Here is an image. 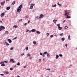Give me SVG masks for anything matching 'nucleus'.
Listing matches in <instances>:
<instances>
[{
    "label": "nucleus",
    "instance_id": "nucleus-1",
    "mask_svg": "<svg viewBox=\"0 0 77 77\" xmlns=\"http://www.w3.org/2000/svg\"><path fill=\"white\" fill-rule=\"evenodd\" d=\"M22 7H23V5H20V6H19L17 9V12H18L19 13L20 12V11H21Z\"/></svg>",
    "mask_w": 77,
    "mask_h": 77
},
{
    "label": "nucleus",
    "instance_id": "nucleus-2",
    "mask_svg": "<svg viewBox=\"0 0 77 77\" xmlns=\"http://www.w3.org/2000/svg\"><path fill=\"white\" fill-rule=\"evenodd\" d=\"M0 27V31H2L3 29H5V26H1Z\"/></svg>",
    "mask_w": 77,
    "mask_h": 77
},
{
    "label": "nucleus",
    "instance_id": "nucleus-3",
    "mask_svg": "<svg viewBox=\"0 0 77 77\" xmlns=\"http://www.w3.org/2000/svg\"><path fill=\"white\" fill-rule=\"evenodd\" d=\"M44 54H47V56L48 57H50V54H48L47 53V52H44Z\"/></svg>",
    "mask_w": 77,
    "mask_h": 77
},
{
    "label": "nucleus",
    "instance_id": "nucleus-4",
    "mask_svg": "<svg viewBox=\"0 0 77 77\" xmlns=\"http://www.w3.org/2000/svg\"><path fill=\"white\" fill-rule=\"evenodd\" d=\"M44 16V15L42 14L40 15V17H39V18H42V17Z\"/></svg>",
    "mask_w": 77,
    "mask_h": 77
},
{
    "label": "nucleus",
    "instance_id": "nucleus-5",
    "mask_svg": "<svg viewBox=\"0 0 77 77\" xmlns=\"http://www.w3.org/2000/svg\"><path fill=\"white\" fill-rule=\"evenodd\" d=\"M7 40L8 41V42H9V43H11V42H12V41L11 40H10V39H8Z\"/></svg>",
    "mask_w": 77,
    "mask_h": 77
},
{
    "label": "nucleus",
    "instance_id": "nucleus-6",
    "mask_svg": "<svg viewBox=\"0 0 77 77\" xmlns=\"http://www.w3.org/2000/svg\"><path fill=\"white\" fill-rule=\"evenodd\" d=\"M11 62H12L13 63H15V61H14V59H11L10 60Z\"/></svg>",
    "mask_w": 77,
    "mask_h": 77
},
{
    "label": "nucleus",
    "instance_id": "nucleus-7",
    "mask_svg": "<svg viewBox=\"0 0 77 77\" xmlns=\"http://www.w3.org/2000/svg\"><path fill=\"white\" fill-rule=\"evenodd\" d=\"M4 15H5V13H3L1 14V16L2 17H3V16Z\"/></svg>",
    "mask_w": 77,
    "mask_h": 77
},
{
    "label": "nucleus",
    "instance_id": "nucleus-8",
    "mask_svg": "<svg viewBox=\"0 0 77 77\" xmlns=\"http://www.w3.org/2000/svg\"><path fill=\"white\" fill-rule=\"evenodd\" d=\"M11 8V7L9 6V7H7L6 8V9L7 10H9V9H10V8Z\"/></svg>",
    "mask_w": 77,
    "mask_h": 77
},
{
    "label": "nucleus",
    "instance_id": "nucleus-9",
    "mask_svg": "<svg viewBox=\"0 0 77 77\" xmlns=\"http://www.w3.org/2000/svg\"><path fill=\"white\" fill-rule=\"evenodd\" d=\"M5 3V1H4L3 2H1V5H4Z\"/></svg>",
    "mask_w": 77,
    "mask_h": 77
},
{
    "label": "nucleus",
    "instance_id": "nucleus-10",
    "mask_svg": "<svg viewBox=\"0 0 77 77\" xmlns=\"http://www.w3.org/2000/svg\"><path fill=\"white\" fill-rule=\"evenodd\" d=\"M36 31V29H32L31 30L32 32H35Z\"/></svg>",
    "mask_w": 77,
    "mask_h": 77
},
{
    "label": "nucleus",
    "instance_id": "nucleus-11",
    "mask_svg": "<svg viewBox=\"0 0 77 77\" xmlns=\"http://www.w3.org/2000/svg\"><path fill=\"white\" fill-rule=\"evenodd\" d=\"M5 44H6V45H9V44H8V43H7V42H5Z\"/></svg>",
    "mask_w": 77,
    "mask_h": 77
},
{
    "label": "nucleus",
    "instance_id": "nucleus-12",
    "mask_svg": "<svg viewBox=\"0 0 77 77\" xmlns=\"http://www.w3.org/2000/svg\"><path fill=\"white\" fill-rule=\"evenodd\" d=\"M58 57H59V55H56V59H58Z\"/></svg>",
    "mask_w": 77,
    "mask_h": 77
},
{
    "label": "nucleus",
    "instance_id": "nucleus-13",
    "mask_svg": "<svg viewBox=\"0 0 77 77\" xmlns=\"http://www.w3.org/2000/svg\"><path fill=\"white\" fill-rule=\"evenodd\" d=\"M66 16H67V17H66L67 18H71V17L69 16H68V15H67Z\"/></svg>",
    "mask_w": 77,
    "mask_h": 77
},
{
    "label": "nucleus",
    "instance_id": "nucleus-14",
    "mask_svg": "<svg viewBox=\"0 0 77 77\" xmlns=\"http://www.w3.org/2000/svg\"><path fill=\"white\" fill-rule=\"evenodd\" d=\"M62 29V28L60 26L58 27V29L59 30H61Z\"/></svg>",
    "mask_w": 77,
    "mask_h": 77
},
{
    "label": "nucleus",
    "instance_id": "nucleus-15",
    "mask_svg": "<svg viewBox=\"0 0 77 77\" xmlns=\"http://www.w3.org/2000/svg\"><path fill=\"white\" fill-rule=\"evenodd\" d=\"M70 35H69V36L68 37V39H69V40H71V38H70Z\"/></svg>",
    "mask_w": 77,
    "mask_h": 77
},
{
    "label": "nucleus",
    "instance_id": "nucleus-16",
    "mask_svg": "<svg viewBox=\"0 0 77 77\" xmlns=\"http://www.w3.org/2000/svg\"><path fill=\"white\" fill-rule=\"evenodd\" d=\"M33 8V6L32 5H31L30 7V9H32Z\"/></svg>",
    "mask_w": 77,
    "mask_h": 77
},
{
    "label": "nucleus",
    "instance_id": "nucleus-17",
    "mask_svg": "<svg viewBox=\"0 0 77 77\" xmlns=\"http://www.w3.org/2000/svg\"><path fill=\"white\" fill-rule=\"evenodd\" d=\"M5 72L6 74H9V72H8V71Z\"/></svg>",
    "mask_w": 77,
    "mask_h": 77
},
{
    "label": "nucleus",
    "instance_id": "nucleus-18",
    "mask_svg": "<svg viewBox=\"0 0 77 77\" xmlns=\"http://www.w3.org/2000/svg\"><path fill=\"white\" fill-rule=\"evenodd\" d=\"M1 66H5V64L4 63L2 64H1Z\"/></svg>",
    "mask_w": 77,
    "mask_h": 77
},
{
    "label": "nucleus",
    "instance_id": "nucleus-19",
    "mask_svg": "<svg viewBox=\"0 0 77 77\" xmlns=\"http://www.w3.org/2000/svg\"><path fill=\"white\" fill-rule=\"evenodd\" d=\"M68 15V13H67V12H66L65 14H64V15H65L66 16L68 15Z\"/></svg>",
    "mask_w": 77,
    "mask_h": 77
},
{
    "label": "nucleus",
    "instance_id": "nucleus-20",
    "mask_svg": "<svg viewBox=\"0 0 77 77\" xmlns=\"http://www.w3.org/2000/svg\"><path fill=\"white\" fill-rule=\"evenodd\" d=\"M14 28H17V27H18V26L16 25H14Z\"/></svg>",
    "mask_w": 77,
    "mask_h": 77
},
{
    "label": "nucleus",
    "instance_id": "nucleus-21",
    "mask_svg": "<svg viewBox=\"0 0 77 77\" xmlns=\"http://www.w3.org/2000/svg\"><path fill=\"white\" fill-rule=\"evenodd\" d=\"M15 1H14L12 3V5H15Z\"/></svg>",
    "mask_w": 77,
    "mask_h": 77
},
{
    "label": "nucleus",
    "instance_id": "nucleus-22",
    "mask_svg": "<svg viewBox=\"0 0 77 77\" xmlns=\"http://www.w3.org/2000/svg\"><path fill=\"white\" fill-rule=\"evenodd\" d=\"M36 33H38V34H40V32L38 31H37L36 32Z\"/></svg>",
    "mask_w": 77,
    "mask_h": 77
},
{
    "label": "nucleus",
    "instance_id": "nucleus-23",
    "mask_svg": "<svg viewBox=\"0 0 77 77\" xmlns=\"http://www.w3.org/2000/svg\"><path fill=\"white\" fill-rule=\"evenodd\" d=\"M62 41H63L65 40V38H61Z\"/></svg>",
    "mask_w": 77,
    "mask_h": 77
},
{
    "label": "nucleus",
    "instance_id": "nucleus-24",
    "mask_svg": "<svg viewBox=\"0 0 77 77\" xmlns=\"http://www.w3.org/2000/svg\"><path fill=\"white\" fill-rule=\"evenodd\" d=\"M65 29H68V26H66L64 27Z\"/></svg>",
    "mask_w": 77,
    "mask_h": 77
},
{
    "label": "nucleus",
    "instance_id": "nucleus-25",
    "mask_svg": "<svg viewBox=\"0 0 77 77\" xmlns=\"http://www.w3.org/2000/svg\"><path fill=\"white\" fill-rule=\"evenodd\" d=\"M60 36H63V33H61L60 34Z\"/></svg>",
    "mask_w": 77,
    "mask_h": 77
},
{
    "label": "nucleus",
    "instance_id": "nucleus-26",
    "mask_svg": "<svg viewBox=\"0 0 77 77\" xmlns=\"http://www.w3.org/2000/svg\"><path fill=\"white\" fill-rule=\"evenodd\" d=\"M5 63V62L2 61L0 63V64H2V63Z\"/></svg>",
    "mask_w": 77,
    "mask_h": 77
},
{
    "label": "nucleus",
    "instance_id": "nucleus-27",
    "mask_svg": "<svg viewBox=\"0 0 77 77\" xmlns=\"http://www.w3.org/2000/svg\"><path fill=\"white\" fill-rule=\"evenodd\" d=\"M52 6L53 7H56V4H55V5H52Z\"/></svg>",
    "mask_w": 77,
    "mask_h": 77
},
{
    "label": "nucleus",
    "instance_id": "nucleus-28",
    "mask_svg": "<svg viewBox=\"0 0 77 77\" xmlns=\"http://www.w3.org/2000/svg\"><path fill=\"white\" fill-rule=\"evenodd\" d=\"M13 49H14V47H11L10 48L11 50H13Z\"/></svg>",
    "mask_w": 77,
    "mask_h": 77
},
{
    "label": "nucleus",
    "instance_id": "nucleus-29",
    "mask_svg": "<svg viewBox=\"0 0 77 77\" xmlns=\"http://www.w3.org/2000/svg\"><path fill=\"white\" fill-rule=\"evenodd\" d=\"M17 65L19 66H20V63H18L17 64Z\"/></svg>",
    "mask_w": 77,
    "mask_h": 77
},
{
    "label": "nucleus",
    "instance_id": "nucleus-30",
    "mask_svg": "<svg viewBox=\"0 0 77 77\" xmlns=\"http://www.w3.org/2000/svg\"><path fill=\"white\" fill-rule=\"evenodd\" d=\"M33 43L34 44H36V42H33Z\"/></svg>",
    "mask_w": 77,
    "mask_h": 77
},
{
    "label": "nucleus",
    "instance_id": "nucleus-31",
    "mask_svg": "<svg viewBox=\"0 0 77 77\" xmlns=\"http://www.w3.org/2000/svg\"><path fill=\"white\" fill-rule=\"evenodd\" d=\"M57 26H58V27H60V24H57Z\"/></svg>",
    "mask_w": 77,
    "mask_h": 77
},
{
    "label": "nucleus",
    "instance_id": "nucleus-32",
    "mask_svg": "<svg viewBox=\"0 0 77 77\" xmlns=\"http://www.w3.org/2000/svg\"><path fill=\"white\" fill-rule=\"evenodd\" d=\"M46 70H48V71H50V69H47Z\"/></svg>",
    "mask_w": 77,
    "mask_h": 77
},
{
    "label": "nucleus",
    "instance_id": "nucleus-33",
    "mask_svg": "<svg viewBox=\"0 0 77 77\" xmlns=\"http://www.w3.org/2000/svg\"><path fill=\"white\" fill-rule=\"evenodd\" d=\"M31 6H35V4H31L30 5Z\"/></svg>",
    "mask_w": 77,
    "mask_h": 77
},
{
    "label": "nucleus",
    "instance_id": "nucleus-34",
    "mask_svg": "<svg viewBox=\"0 0 77 77\" xmlns=\"http://www.w3.org/2000/svg\"><path fill=\"white\" fill-rule=\"evenodd\" d=\"M5 34H8V31H5Z\"/></svg>",
    "mask_w": 77,
    "mask_h": 77
},
{
    "label": "nucleus",
    "instance_id": "nucleus-35",
    "mask_svg": "<svg viewBox=\"0 0 77 77\" xmlns=\"http://www.w3.org/2000/svg\"><path fill=\"white\" fill-rule=\"evenodd\" d=\"M4 62V63L5 62V63H8V61H5Z\"/></svg>",
    "mask_w": 77,
    "mask_h": 77
},
{
    "label": "nucleus",
    "instance_id": "nucleus-36",
    "mask_svg": "<svg viewBox=\"0 0 77 77\" xmlns=\"http://www.w3.org/2000/svg\"><path fill=\"white\" fill-rule=\"evenodd\" d=\"M57 5H59V6H61V5L59 4V3H57Z\"/></svg>",
    "mask_w": 77,
    "mask_h": 77
},
{
    "label": "nucleus",
    "instance_id": "nucleus-37",
    "mask_svg": "<svg viewBox=\"0 0 77 77\" xmlns=\"http://www.w3.org/2000/svg\"><path fill=\"white\" fill-rule=\"evenodd\" d=\"M29 30H28V29H27L26 30V33H27V32H29Z\"/></svg>",
    "mask_w": 77,
    "mask_h": 77
},
{
    "label": "nucleus",
    "instance_id": "nucleus-38",
    "mask_svg": "<svg viewBox=\"0 0 77 77\" xmlns=\"http://www.w3.org/2000/svg\"><path fill=\"white\" fill-rule=\"evenodd\" d=\"M60 57H62V56H63L62 55V54H60Z\"/></svg>",
    "mask_w": 77,
    "mask_h": 77
},
{
    "label": "nucleus",
    "instance_id": "nucleus-39",
    "mask_svg": "<svg viewBox=\"0 0 77 77\" xmlns=\"http://www.w3.org/2000/svg\"><path fill=\"white\" fill-rule=\"evenodd\" d=\"M45 56V54L44 53V54H43V57H44V56Z\"/></svg>",
    "mask_w": 77,
    "mask_h": 77
},
{
    "label": "nucleus",
    "instance_id": "nucleus-40",
    "mask_svg": "<svg viewBox=\"0 0 77 77\" xmlns=\"http://www.w3.org/2000/svg\"><path fill=\"white\" fill-rule=\"evenodd\" d=\"M17 38V37H16L14 38L13 39H16Z\"/></svg>",
    "mask_w": 77,
    "mask_h": 77
},
{
    "label": "nucleus",
    "instance_id": "nucleus-41",
    "mask_svg": "<svg viewBox=\"0 0 77 77\" xmlns=\"http://www.w3.org/2000/svg\"><path fill=\"white\" fill-rule=\"evenodd\" d=\"M30 3H31V1H29V5H30Z\"/></svg>",
    "mask_w": 77,
    "mask_h": 77
},
{
    "label": "nucleus",
    "instance_id": "nucleus-42",
    "mask_svg": "<svg viewBox=\"0 0 77 77\" xmlns=\"http://www.w3.org/2000/svg\"><path fill=\"white\" fill-rule=\"evenodd\" d=\"M27 55L28 56H30V54H28Z\"/></svg>",
    "mask_w": 77,
    "mask_h": 77
},
{
    "label": "nucleus",
    "instance_id": "nucleus-43",
    "mask_svg": "<svg viewBox=\"0 0 77 77\" xmlns=\"http://www.w3.org/2000/svg\"><path fill=\"white\" fill-rule=\"evenodd\" d=\"M28 47H26V50H28Z\"/></svg>",
    "mask_w": 77,
    "mask_h": 77
},
{
    "label": "nucleus",
    "instance_id": "nucleus-44",
    "mask_svg": "<svg viewBox=\"0 0 77 77\" xmlns=\"http://www.w3.org/2000/svg\"><path fill=\"white\" fill-rule=\"evenodd\" d=\"M10 70H13V68H11L10 69Z\"/></svg>",
    "mask_w": 77,
    "mask_h": 77
},
{
    "label": "nucleus",
    "instance_id": "nucleus-45",
    "mask_svg": "<svg viewBox=\"0 0 77 77\" xmlns=\"http://www.w3.org/2000/svg\"><path fill=\"white\" fill-rule=\"evenodd\" d=\"M65 46H66V47H68V45H67V44H66L65 45Z\"/></svg>",
    "mask_w": 77,
    "mask_h": 77
},
{
    "label": "nucleus",
    "instance_id": "nucleus-46",
    "mask_svg": "<svg viewBox=\"0 0 77 77\" xmlns=\"http://www.w3.org/2000/svg\"><path fill=\"white\" fill-rule=\"evenodd\" d=\"M40 55H42V54H43L42 53H41V52L40 53Z\"/></svg>",
    "mask_w": 77,
    "mask_h": 77
},
{
    "label": "nucleus",
    "instance_id": "nucleus-47",
    "mask_svg": "<svg viewBox=\"0 0 77 77\" xmlns=\"http://www.w3.org/2000/svg\"><path fill=\"white\" fill-rule=\"evenodd\" d=\"M50 37H53V35H51Z\"/></svg>",
    "mask_w": 77,
    "mask_h": 77
},
{
    "label": "nucleus",
    "instance_id": "nucleus-48",
    "mask_svg": "<svg viewBox=\"0 0 77 77\" xmlns=\"http://www.w3.org/2000/svg\"><path fill=\"white\" fill-rule=\"evenodd\" d=\"M39 17L38 16H37L36 17L37 20H38V18Z\"/></svg>",
    "mask_w": 77,
    "mask_h": 77
},
{
    "label": "nucleus",
    "instance_id": "nucleus-49",
    "mask_svg": "<svg viewBox=\"0 0 77 77\" xmlns=\"http://www.w3.org/2000/svg\"><path fill=\"white\" fill-rule=\"evenodd\" d=\"M30 20L28 21V24H29V23H30Z\"/></svg>",
    "mask_w": 77,
    "mask_h": 77
},
{
    "label": "nucleus",
    "instance_id": "nucleus-50",
    "mask_svg": "<svg viewBox=\"0 0 77 77\" xmlns=\"http://www.w3.org/2000/svg\"><path fill=\"white\" fill-rule=\"evenodd\" d=\"M66 21V20H65L64 21H63V23H65V22Z\"/></svg>",
    "mask_w": 77,
    "mask_h": 77
},
{
    "label": "nucleus",
    "instance_id": "nucleus-51",
    "mask_svg": "<svg viewBox=\"0 0 77 77\" xmlns=\"http://www.w3.org/2000/svg\"><path fill=\"white\" fill-rule=\"evenodd\" d=\"M23 55H24V53H23L22 54H21V56H23Z\"/></svg>",
    "mask_w": 77,
    "mask_h": 77
},
{
    "label": "nucleus",
    "instance_id": "nucleus-52",
    "mask_svg": "<svg viewBox=\"0 0 77 77\" xmlns=\"http://www.w3.org/2000/svg\"><path fill=\"white\" fill-rule=\"evenodd\" d=\"M29 17V16H26V18H28Z\"/></svg>",
    "mask_w": 77,
    "mask_h": 77
},
{
    "label": "nucleus",
    "instance_id": "nucleus-53",
    "mask_svg": "<svg viewBox=\"0 0 77 77\" xmlns=\"http://www.w3.org/2000/svg\"><path fill=\"white\" fill-rule=\"evenodd\" d=\"M22 19H21L20 20H19V22H20V21H22Z\"/></svg>",
    "mask_w": 77,
    "mask_h": 77
},
{
    "label": "nucleus",
    "instance_id": "nucleus-54",
    "mask_svg": "<svg viewBox=\"0 0 77 77\" xmlns=\"http://www.w3.org/2000/svg\"><path fill=\"white\" fill-rule=\"evenodd\" d=\"M1 75H4V74H1Z\"/></svg>",
    "mask_w": 77,
    "mask_h": 77
},
{
    "label": "nucleus",
    "instance_id": "nucleus-55",
    "mask_svg": "<svg viewBox=\"0 0 77 77\" xmlns=\"http://www.w3.org/2000/svg\"><path fill=\"white\" fill-rule=\"evenodd\" d=\"M39 61H41V59H40L39 60Z\"/></svg>",
    "mask_w": 77,
    "mask_h": 77
},
{
    "label": "nucleus",
    "instance_id": "nucleus-56",
    "mask_svg": "<svg viewBox=\"0 0 77 77\" xmlns=\"http://www.w3.org/2000/svg\"><path fill=\"white\" fill-rule=\"evenodd\" d=\"M53 21V22H55V20H54Z\"/></svg>",
    "mask_w": 77,
    "mask_h": 77
},
{
    "label": "nucleus",
    "instance_id": "nucleus-57",
    "mask_svg": "<svg viewBox=\"0 0 77 77\" xmlns=\"http://www.w3.org/2000/svg\"><path fill=\"white\" fill-rule=\"evenodd\" d=\"M64 12H66V10H64Z\"/></svg>",
    "mask_w": 77,
    "mask_h": 77
},
{
    "label": "nucleus",
    "instance_id": "nucleus-58",
    "mask_svg": "<svg viewBox=\"0 0 77 77\" xmlns=\"http://www.w3.org/2000/svg\"><path fill=\"white\" fill-rule=\"evenodd\" d=\"M29 33H31V32H32V31H29Z\"/></svg>",
    "mask_w": 77,
    "mask_h": 77
},
{
    "label": "nucleus",
    "instance_id": "nucleus-59",
    "mask_svg": "<svg viewBox=\"0 0 77 77\" xmlns=\"http://www.w3.org/2000/svg\"><path fill=\"white\" fill-rule=\"evenodd\" d=\"M0 22L1 23H2V20H1L0 21Z\"/></svg>",
    "mask_w": 77,
    "mask_h": 77
},
{
    "label": "nucleus",
    "instance_id": "nucleus-60",
    "mask_svg": "<svg viewBox=\"0 0 77 77\" xmlns=\"http://www.w3.org/2000/svg\"><path fill=\"white\" fill-rule=\"evenodd\" d=\"M27 25V23H26L24 24V25L25 26V25Z\"/></svg>",
    "mask_w": 77,
    "mask_h": 77
},
{
    "label": "nucleus",
    "instance_id": "nucleus-61",
    "mask_svg": "<svg viewBox=\"0 0 77 77\" xmlns=\"http://www.w3.org/2000/svg\"><path fill=\"white\" fill-rule=\"evenodd\" d=\"M54 23L55 24H56V21H54Z\"/></svg>",
    "mask_w": 77,
    "mask_h": 77
},
{
    "label": "nucleus",
    "instance_id": "nucleus-62",
    "mask_svg": "<svg viewBox=\"0 0 77 77\" xmlns=\"http://www.w3.org/2000/svg\"><path fill=\"white\" fill-rule=\"evenodd\" d=\"M55 21H57V20H55Z\"/></svg>",
    "mask_w": 77,
    "mask_h": 77
},
{
    "label": "nucleus",
    "instance_id": "nucleus-63",
    "mask_svg": "<svg viewBox=\"0 0 77 77\" xmlns=\"http://www.w3.org/2000/svg\"><path fill=\"white\" fill-rule=\"evenodd\" d=\"M47 34H48V35H47V36H48V35H49V33H47Z\"/></svg>",
    "mask_w": 77,
    "mask_h": 77
},
{
    "label": "nucleus",
    "instance_id": "nucleus-64",
    "mask_svg": "<svg viewBox=\"0 0 77 77\" xmlns=\"http://www.w3.org/2000/svg\"><path fill=\"white\" fill-rule=\"evenodd\" d=\"M23 67L24 68H26V66H24Z\"/></svg>",
    "mask_w": 77,
    "mask_h": 77
}]
</instances>
